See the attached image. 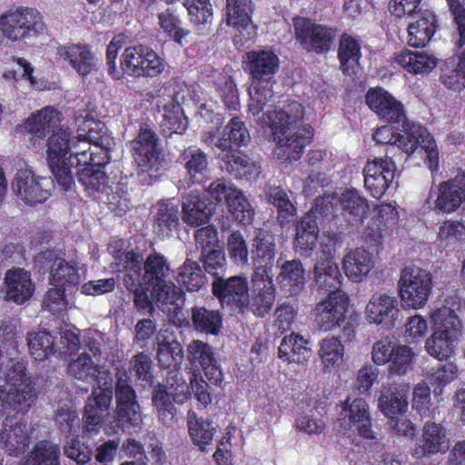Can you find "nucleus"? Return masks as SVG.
I'll use <instances>...</instances> for the list:
<instances>
[{
	"instance_id": "1",
	"label": "nucleus",
	"mask_w": 465,
	"mask_h": 465,
	"mask_svg": "<svg viewBox=\"0 0 465 465\" xmlns=\"http://www.w3.org/2000/svg\"><path fill=\"white\" fill-rule=\"evenodd\" d=\"M303 115L304 107L296 101L279 104L274 110L263 114L275 143L273 154L277 159L296 161L310 143L312 131L308 124H302Z\"/></svg>"
},
{
	"instance_id": "2",
	"label": "nucleus",
	"mask_w": 465,
	"mask_h": 465,
	"mask_svg": "<svg viewBox=\"0 0 465 465\" xmlns=\"http://www.w3.org/2000/svg\"><path fill=\"white\" fill-rule=\"evenodd\" d=\"M279 66V57L272 50H252L244 54L242 67L252 79L248 106L252 115L259 114L273 100L272 85Z\"/></svg>"
},
{
	"instance_id": "3",
	"label": "nucleus",
	"mask_w": 465,
	"mask_h": 465,
	"mask_svg": "<svg viewBox=\"0 0 465 465\" xmlns=\"http://www.w3.org/2000/svg\"><path fill=\"white\" fill-rule=\"evenodd\" d=\"M403 134L393 131L392 127L384 125L378 128L373 134L377 143L396 146L408 156L414 153L424 159V163L431 173L439 170V151L436 142L428 130L420 124L404 122Z\"/></svg>"
},
{
	"instance_id": "4",
	"label": "nucleus",
	"mask_w": 465,
	"mask_h": 465,
	"mask_svg": "<svg viewBox=\"0 0 465 465\" xmlns=\"http://www.w3.org/2000/svg\"><path fill=\"white\" fill-rule=\"evenodd\" d=\"M433 332L425 342L428 354L439 361L448 360L454 352L455 341L462 331V323L454 310L448 306L430 312Z\"/></svg>"
},
{
	"instance_id": "5",
	"label": "nucleus",
	"mask_w": 465,
	"mask_h": 465,
	"mask_svg": "<svg viewBox=\"0 0 465 465\" xmlns=\"http://www.w3.org/2000/svg\"><path fill=\"white\" fill-rule=\"evenodd\" d=\"M68 128L59 126L53 131L46 141V161L56 183L64 191L71 190L74 185L71 167L73 162L74 139Z\"/></svg>"
},
{
	"instance_id": "6",
	"label": "nucleus",
	"mask_w": 465,
	"mask_h": 465,
	"mask_svg": "<svg viewBox=\"0 0 465 465\" xmlns=\"http://www.w3.org/2000/svg\"><path fill=\"white\" fill-rule=\"evenodd\" d=\"M448 5L459 34L455 45L460 51L445 60L440 79L449 90L460 92L465 88V9L459 0H448Z\"/></svg>"
},
{
	"instance_id": "7",
	"label": "nucleus",
	"mask_w": 465,
	"mask_h": 465,
	"mask_svg": "<svg viewBox=\"0 0 465 465\" xmlns=\"http://www.w3.org/2000/svg\"><path fill=\"white\" fill-rule=\"evenodd\" d=\"M189 398L188 384L182 373L173 371L167 374L166 385L158 384L152 394V402L159 420L164 426H173L177 413L173 403L183 404Z\"/></svg>"
},
{
	"instance_id": "8",
	"label": "nucleus",
	"mask_w": 465,
	"mask_h": 465,
	"mask_svg": "<svg viewBox=\"0 0 465 465\" xmlns=\"http://www.w3.org/2000/svg\"><path fill=\"white\" fill-rule=\"evenodd\" d=\"M322 256H317L314 265V282L319 292L327 295L345 294L341 291L342 275L334 262L340 234H322Z\"/></svg>"
},
{
	"instance_id": "9",
	"label": "nucleus",
	"mask_w": 465,
	"mask_h": 465,
	"mask_svg": "<svg viewBox=\"0 0 465 465\" xmlns=\"http://www.w3.org/2000/svg\"><path fill=\"white\" fill-rule=\"evenodd\" d=\"M6 41L22 42L36 37L45 30L41 14L35 8L20 6L0 15Z\"/></svg>"
},
{
	"instance_id": "10",
	"label": "nucleus",
	"mask_w": 465,
	"mask_h": 465,
	"mask_svg": "<svg viewBox=\"0 0 465 465\" xmlns=\"http://www.w3.org/2000/svg\"><path fill=\"white\" fill-rule=\"evenodd\" d=\"M432 280V274L422 268L416 266L402 268L398 282L401 302L412 309L423 307L431 293Z\"/></svg>"
},
{
	"instance_id": "11",
	"label": "nucleus",
	"mask_w": 465,
	"mask_h": 465,
	"mask_svg": "<svg viewBox=\"0 0 465 465\" xmlns=\"http://www.w3.org/2000/svg\"><path fill=\"white\" fill-rule=\"evenodd\" d=\"M164 70L163 59L149 46L126 47L121 56V73L130 76L153 77Z\"/></svg>"
},
{
	"instance_id": "12",
	"label": "nucleus",
	"mask_w": 465,
	"mask_h": 465,
	"mask_svg": "<svg viewBox=\"0 0 465 465\" xmlns=\"http://www.w3.org/2000/svg\"><path fill=\"white\" fill-rule=\"evenodd\" d=\"M53 187L50 178L38 176L26 168L19 169L12 182L17 200L29 206L45 203L51 196Z\"/></svg>"
},
{
	"instance_id": "13",
	"label": "nucleus",
	"mask_w": 465,
	"mask_h": 465,
	"mask_svg": "<svg viewBox=\"0 0 465 465\" xmlns=\"http://www.w3.org/2000/svg\"><path fill=\"white\" fill-rule=\"evenodd\" d=\"M212 293L223 308L243 312L249 304V282L246 277L216 276L212 282Z\"/></svg>"
},
{
	"instance_id": "14",
	"label": "nucleus",
	"mask_w": 465,
	"mask_h": 465,
	"mask_svg": "<svg viewBox=\"0 0 465 465\" xmlns=\"http://www.w3.org/2000/svg\"><path fill=\"white\" fill-rule=\"evenodd\" d=\"M146 281L153 286V297L163 303H173L182 299L183 292L174 284L167 285L165 277L169 267L164 257L159 253L150 254L143 264Z\"/></svg>"
},
{
	"instance_id": "15",
	"label": "nucleus",
	"mask_w": 465,
	"mask_h": 465,
	"mask_svg": "<svg viewBox=\"0 0 465 465\" xmlns=\"http://www.w3.org/2000/svg\"><path fill=\"white\" fill-rule=\"evenodd\" d=\"M395 163L386 152L385 157H375L371 161H368L364 169V186L366 190L374 198H381L395 177Z\"/></svg>"
},
{
	"instance_id": "16",
	"label": "nucleus",
	"mask_w": 465,
	"mask_h": 465,
	"mask_svg": "<svg viewBox=\"0 0 465 465\" xmlns=\"http://www.w3.org/2000/svg\"><path fill=\"white\" fill-rule=\"evenodd\" d=\"M293 27L296 39L308 51L320 54L330 50L335 36L330 28L299 16L293 18Z\"/></svg>"
},
{
	"instance_id": "17",
	"label": "nucleus",
	"mask_w": 465,
	"mask_h": 465,
	"mask_svg": "<svg viewBox=\"0 0 465 465\" xmlns=\"http://www.w3.org/2000/svg\"><path fill=\"white\" fill-rule=\"evenodd\" d=\"M135 163L143 171L158 169L161 147L155 133L147 126L142 127L137 137L130 143Z\"/></svg>"
},
{
	"instance_id": "18",
	"label": "nucleus",
	"mask_w": 465,
	"mask_h": 465,
	"mask_svg": "<svg viewBox=\"0 0 465 465\" xmlns=\"http://www.w3.org/2000/svg\"><path fill=\"white\" fill-rule=\"evenodd\" d=\"M349 297L346 294L328 295L315 307V322L320 329L328 331L341 324L346 319Z\"/></svg>"
},
{
	"instance_id": "19",
	"label": "nucleus",
	"mask_w": 465,
	"mask_h": 465,
	"mask_svg": "<svg viewBox=\"0 0 465 465\" xmlns=\"http://www.w3.org/2000/svg\"><path fill=\"white\" fill-rule=\"evenodd\" d=\"M113 399L111 388H96L88 397L84 412V431L98 432L103 426L104 418L108 415Z\"/></svg>"
},
{
	"instance_id": "20",
	"label": "nucleus",
	"mask_w": 465,
	"mask_h": 465,
	"mask_svg": "<svg viewBox=\"0 0 465 465\" xmlns=\"http://www.w3.org/2000/svg\"><path fill=\"white\" fill-rule=\"evenodd\" d=\"M217 157L223 162L222 168L235 178L245 181L255 180L260 173V166L239 151L229 152L227 143L218 141Z\"/></svg>"
},
{
	"instance_id": "21",
	"label": "nucleus",
	"mask_w": 465,
	"mask_h": 465,
	"mask_svg": "<svg viewBox=\"0 0 465 465\" xmlns=\"http://www.w3.org/2000/svg\"><path fill=\"white\" fill-rule=\"evenodd\" d=\"M365 99L368 106L387 122L394 124L406 122L403 104L383 88L369 90Z\"/></svg>"
},
{
	"instance_id": "22",
	"label": "nucleus",
	"mask_w": 465,
	"mask_h": 465,
	"mask_svg": "<svg viewBox=\"0 0 465 465\" xmlns=\"http://www.w3.org/2000/svg\"><path fill=\"white\" fill-rule=\"evenodd\" d=\"M60 113L54 107L46 106L32 114L20 127L31 134L30 143L35 147L46 134L55 131L60 124Z\"/></svg>"
},
{
	"instance_id": "23",
	"label": "nucleus",
	"mask_w": 465,
	"mask_h": 465,
	"mask_svg": "<svg viewBox=\"0 0 465 465\" xmlns=\"http://www.w3.org/2000/svg\"><path fill=\"white\" fill-rule=\"evenodd\" d=\"M250 134L244 124L238 118L233 117L230 120L225 131L222 135H215L212 131H204L202 134V142L211 147L217 155L219 149L217 147L218 141L225 142L229 152H236L234 149L247 145L250 142Z\"/></svg>"
},
{
	"instance_id": "24",
	"label": "nucleus",
	"mask_w": 465,
	"mask_h": 465,
	"mask_svg": "<svg viewBox=\"0 0 465 465\" xmlns=\"http://www.w3.org/2000/svg\"><path fill=\"white\" fill-rule=\"evenodd\" d=\"M4 283L6 301L18 305L24 304L30 300L35 290L31 273L23 268L7 270Z\"/></svg>"
},
{
	"instance_id": "25",
	"label": "nucleus",
	"mask_w": 465,
	"mask_h": 465,
	"mask_svg": "<svg viewBox=\"0 0 465 465\" xmlns=\"http://www.w3.org/2000/svg\"><path fill=\"white\" fill-rule=\"evenodd\" d=\"M399 313L396 297L386 293H374L366 306V318L370 323L382 325L386 329L394 326Z\"/></svg>"
},
{
	"instance_id": "26",
	"label": "nucleus",
	"mask_w": 465,
	"mask_h": 465,
	"mask_svg": "<svg viewBox=\"0 0 465 465\" xmlns=\"http://www.w3.org/2000/svg\"><path fill=\"white\" fill-rule=\"evenodd\" d=\"M465 203V173L442 182L438 186L435 209L443 213H452Z\"/></svg>"
},
{
	"instance_id": "27",
	"label": "nucleus",
	"mask_w": 465,
	"mask_h": 465,
	"mask_svg": "<svg viewBox=\"0 0 465 465\" xmlns=\"http://www.w3.org/2000/svg\"><path fill=\"white\" fill-rule=\"evenodd\" d=\"M187 358L194 367H201L208 380L217 384L223 381V373L214 358L213 348L199 340L193 341L187 347Z\"/></svg>"
},
{
	"instance_id": "28",
	"label": "nucleus",
	"mask_w": 465,
	"mask_h": 465,
	"mask_svg": "<svg viewBox=\"0 0 465 465\" xmlns=\"http://www.w3.org/2000/svg\"><path fill=\"white\" fill-rule=\"evenodd\" d=\"M272 235L256 234L253 239L252 259L253 265L252 277L255 281L259 278L262 279V277L271 276V269L275 253Z\"/></svg>"
},
{
	"instance_id": "29",
	"label": "nucleus",
	"mask_w": 465,
	"mask_h": 465,
	"mask_svg": "<svg viewBox=\"0 0 465 465\" xmlns=\"http://www.w3.org/2000/svg\"><path fill=\"white\" fill-rule=\"evenodd\" d=\"M410 386L407 384H391L381 391L378 406L381 411L392 419L408 410Z\"/></svg>"
},
{
	"instance_id": "30",
	"label": "nucleus",
	"mask_w": 465,
	"mask_h": 465,
	"mask_svg": "<svg viewBox=\"0 0 465 465\" xmlns=\"http://www.w3.org/2000/svg\"><path fill=\"white\" fill-rule=\"evenodd\" d=\"M411 19L408 27V43L414 47L425 46L436 31L435 15L430 9L420 8Z\"/></svg>"
},
{
	"instance_id": "31",
	"label": "nucleus",
	"mask_w": 465,
	"mask_h": 465,
	"mask_svg": "<svg viewBox=\"0 0 465 465\" xmlns=\"http://www.w3.org/2000/svg\"><path fill=\"white\" fill-rule=\"evenodd\" d=\"M182 210L183 221L192 226L207 223L213 213L212 203L197 192H191L183 197Z\"/></svg>"
},
{
	"instance_id": "32",
	"label": "nucleus",
	"mask_w": 465,
	"mask_h": 465,
	"mask_svg": "<svg viewBox=\"0 0 465 465\" xmlns=\"http://www.w3.org/2000/svg\"><path fill=\"white\" fill-rule=\"evenodd\" d=\"M253 292L252 298L249 297V309L255 316L264 317L267 315L275 301V288L272 276L259 278L256 281L252 278Z\"/></svg>"
},
{
	"instance_id": "33",
	"label": "nucleus",
	"mask_w": 465,
	"mask_h": 465,
	"mask_svg": "<svg viewBox=\"0 0 465 465\" xmlns=\"http://www.w3.org/2000/svg\"><path fill=\"white\" fill-rule=\"evenodd\" d=\"M57 54L60 58L67 61L81 76L90 74L96 66V59L87 45H72L63 46L58 49Z\"/></svg>"
},
{
	"instance_id": "34",
	"label": "nucleus",
	"mask_w": 465,
	"mask_h": 465,
	"mask_svg": "<svg viewBox=\"0 0 465 465\" xmlns=\"http://www.w3.org/2000/svg\"><path fill=\"white\" fill-rule=\"evenodd\" d=\"M333 197L325 195L318 197L314 206L302 217L296 226V232H319L320 230L325 229L329 220V205L331 204Z\"/></svg>"
},
{
	"instance_id": "35",
	"label": "nucleus",
	"mask_w": 465,
	"mask_h": 465,
	"mask_svg": "<svg viewBox=\"0 0 465 465\" xmlns=\"http://www.w3.org/2000/svg\"><path fill=\"white\" fill-rule=\"evenodd\" d=\"M343 219L353 227L361 223L369 210L367 200L356 190H347L338 198Z\"/></svg>"
},
{
	"instance_id": "36",
	"label": "nucleus",
	"mask_w": 465,
	"mask_h": 465,
	"mask_svg": "<svg viewBox=\"0 0 465 465\" xmlns=\"http://www.w3.org/2000/svg\"><path fill=\"white\" fill-rule=\"evenodd\" d=\"M187 428L193 444L200 451H207V447L212 444L213 437L217 432V427L213 421L199 417L194 412H188Z\"/></svg>"
},
{
	"instance_id": "37",
	"label": "nucleus",
	"mask_w": 465,
	"mask_h": 465,
	"mask_svg": "<svg viewBox=\"0 0 465 465\" xmlns=\"http://www.w3.org/2000/svg\"><path fill=\"white\" fill-rule=\"evenodd\" d=\"M373 267V256L365 249L356 248L350 251L343 258L345 274L355 282H361Z\"/></svg>"
},
{
	"instance_id": "38",
	"label": "nucleus",
	"mask_w": 465,
	"mask_h": 465,
	"mask_svg": "<svg viewBox=\"0 0 465 465\" xmlns=\"http://www.w3.org/2000/svg\"><path fill=\"white\" fill-rule=\"evenodd\" d=\"M308 340L298 333L292 332L286 335L278 348V357L288 363H303L311 355Z\"/></svg>"
},
{
	"instance_id": "39",
	"label": "nucleus",
	"mask_w": 465,
	"mask_h": 465,
	"mask_svg": "<svg viewBox=\"0 0 465 465\" xmlns=\"http://www.w3.org/2000/svg\"><path fill=\"white\" fill-rule=\"evenodd\" d=\"M0 434V442L3 448L10 456L19 457L22 455L30 444V436L27 431L26 422L17 421L10 425Z\"/></svg>"
},
{
	"instance_id": "40",
	"label": "nucleus",
	"mask_w": 465,
	"mask_h": 465,
	"mask_svg": "<svg viewBox=\"0 0 465 465\" xmlns=\"http://www.w3.org/2000/svg\"><path fill=\"white\" fill-rule=\"evenodd\" d=\"M393 60L395 64L414 74L429 73L437 65V58L432 54L408 49L395 54Z\"/></svg>"
},
{
	"instance_id": "41",
	"label": "nucleus",
	"mask_w": 465,
	"mask_h": 465,
	"mask_svg": "<svg viewBox=\"0 0 465 465\" xmlns=\"http://www.w3.org/2000/svg\"><path fill=\"white\" fill-rule=\"evenodd\" d=\"M277 280L280 287L290 296L299 294L305 284V270L301 261L285 262L281 267Z\"/></svg>"
},
{
	"instance_id": "42",
	"label": "nucleus",
	"mask_w": 465,
	"mask_h": 465,
	"mask_svg": "<svg viewBox=\"0 0 465 465\" xmlns=\"http://www.w3.org/2000/svg\"><path fill=\"white\" fill-rule=\"evenodd\" d=\"M423 443L416 448L415 453L420 456L436 454L438 452H445L448 449L446 440V431L444 427L436 422H427L423 426Z\"/></svg>"
},
{
	"instance_id": "43",
	"label": "nucleus",
	"mask_w": 465,
	"mask_h": 465,
	"mask_svg": "<svg viewBox=\"0 0 465 465\" xmlns=\"http://www.w3.org/2000/svg\"><path fill=\"white\" fill-rule=\"evenodd\" d=\"M178 161L183 165L186 174L193 183L200 182L208 171V156L196 146H189L184 149Z\"/></svg>"
},
{
	"instance_id": "44",
	"label": "nucleus",
	"mask_w": 465,
	"mask_h": 465,
	"mask_svg": "<svg viewBox=\"0 0 465 465\" xmlns=\"http://www.w3.org/2000/svg\"><path fill=\"white\" fill-rule=\"evenodd\" d=\"M324 372L338 371L344 361V345L337 337H327L320 343L318 351Z\"/></svg>"
},
{
	"instance_id": "45",
	"label": "nucleus",
	"mask_w": 465,
	"mask_h": 465,
	"mask_svg": "<svg viewBox=\"0 0 465 465\" xmlns=\"http://www.w3.org/2000/svg\"><path fill=\"white\" fill-rule=\"evenodd\" d=\"M154 232H171L179 226L178 204L173 199L159 201L154 206Z\"/></svg>"
},
{
	"instance_id": "46",
	"label": "nucleus",
	"mask_w": 465,
	"mask_h": 465,
	"mask_svg": "<svg viewBox=\"0 0 465 465\" xmlns=\"http://www.w3.org/2000/svg\"><path fill=\"white\" fill-rule=\"evenodd\" d=\"M338 55L341 69L344 74L352 75L358 72L361 54L357 40L348 35H343L340 40Z\"/></svg>"
},
{
	"instance_id": "47",
	"label": "nucleus",
	"mask_w": 465,
	"mask_h": 465,
	"mask_svg": "<svg viewBox=\"0 0 465 465\" xmlns=\"http://www.w3.org/2000/svg\"><path fill=\"white\" fill-rule=\"evenodd\" d=\"M35 400V387L30 381L9 387L3 399L17 412H26Z\"/></svg>"
},
{
	"instance_id": "48",
	"label": "nucleus",
	"mask_w": 465,
	"mask_h": 465,
	"mask_svg": "<svg viewBox=\"0 0 465 465\" xmlns=\"http://www.w3.org/2000/svg\"><path fill=\"white\" fill-rule=\"evenodd\" d=\"M191 312L193 326L196 331L213 335L219 333L223 324L220 311L193 306Z\"/></svg>"
},
{
	"instance_id": "49",
	"label": "nucleus",
	"mask_w": 465,
	"mask_h": 465,
	"mask_svg": "<svg viewBox=\"0 0 465 465\" xmlns=\"http://www.w3.org/2000/svg\"><path fill=\"white\" fill-rule=\"evenodd\" d=\"M50 283L53 286L74 288L80 283L78 268L63 258H55L50 271Z\"/></svg>"
},
{
	"instance_id": "50",
	"label": "nucleus",
	"mask_w": 465,
	"mask_h": 465,
	"mask_svg": "<svg viewBox=\"0 0 465 465\" xmlns=\"http://www.w3.org/2000/svg\"><path fill=\"white\" fill-rule=\"evenodd\" d=\"M176 281L188 292H198L205 285L206 277L198 262L187 258L179 268Z\"/></svg>"
},
{
	"instance_id": "51",
	"label": "nucleus",
	"mask_w": 465,
	"mask_h": 465,
	"mask_svg": "<svg viewBox=\"0 0 465 465\" xmlns=\"http://www.w3.org/2000/svg\"><path fill=\"white\" fill-rule=\"evenodd\" d=\"M252 0H226L225 22L234 28H246L251 23Z\"/></svg>"
},
{
	"instance_id": "52",
	"label": "nucleus",
	"mask_w": 465,
	"mask_h": 465,
	"mask_svg": "<svg viewBox=\"0 0 465 465\" xmlns=\"http://www.w3.org/2000/svg\"><path fill=\"white\" fill-rule=\"evenodd\" d=\"M142 420L141 406H115L110 429L113 433H118L138 426Z\"/></svg>"
},
{
	"instance_id": "53",
	"label": "nucleus",
	"mask_w": 465,
	"mask_h": 465,
	"mask_svg": "<svg viewBox=\"0 0 465 465\" xmlns=\"http://www.w3.org/2000/svg\"><path fill=\"white\" fill-rule=\"evenodd\" d=\"M26 341L30 353L36 361L56 354L54 337L47 331H29Z\"/></svg>"
},
{
	"instance_id": "54",
	"label": "nucleus",
	"mask_w": 465,
	"mask_h": 465,
	"mask_svg": "<svg viewBox=\"0 0 465 465\" xmlns=\"http://www.w3.org/2000/svg\"><path fill=\"white\" fill-rule=\"evenodd\" d=\"M157 360L162 369L169 370L167 374L173 371L181 373L180 368L183 360V346L176 341L159 343Z\"/></svg>"
},
{
	"instance_id": "55",
	"label": "nucleus",
	"mask_w": 465,
	"mask_h": 465,
	"mask_svg": "<svg viewBox=\"0 0 465 465\" xmlns=\"http://www.w3.org/2000/svg\"><path fill=\"white\" fill-rule=\"evenodd\" d=\"M201 261L204 270L213 278L223 275L227 262L223 247L218 244H206L202 249Z\"/></svg>"
},
{
	"instance_id": "56",
	"label": "nucleus",
	"mask_w": 465,
	"mask_h": 465,
	"mask_svg": "<svg viewBox=\"0 0 465 465\" xmlns=\"http://www.w3.org/2000/svg\"><path fill=\"white\" fill-rule=\"evenodd\" d=\"M100 134L94 131V128H89L88 138L94 145V156L91 158V166L94 169H102L109 163L108 149L112 145V139L106 133L104 127H99Z\"/></svg>"
},
{
	"instance_id": "57",
	"label": "nucleus",
	"mask_w": 465,
	"mask_h": 465,
	"mask_svg": "<svg viewBox=\"0 0 465 465\" xmlns=\"http://www.w3.org/2000/svg\"><path fill=\"white\" fill-rule=\"evenodd\" d=\"M78 181L85 188L86 192L93 196L100 193L104 195L110 189L108 177L100 168H82L78 172Z\"/></svg>"
},
{
	"instance_id": "58",
	"label": "nucleus",
	"mask_w": 465,
	"mask_h": 465,
	"mask_svg": "<svg viewBox=\"0 0 465 465\" xmlns=\"http://www.w3.org/2000/svg\"><path fill=\"white\" fill-rule=\"evenodd\" d=\"M67 373L82 381L89 378L96 379L101 372V366L94 363L90 354L82 352L76 359L71 360L67 364Z\"/></svg>"
},
{
	"instance_id": "59",
	"label": "nucleus",
	"mask_w": 465,
	"mask_h": 465,
	"mask_svg": "<svg viewBox=\"0 0 465 465\" xmlns=\"http://www.w3.org/2000/svg\"><path fill=\"white\" fill-rule=\"evenodd\" d=\"M60 447L48 440L38 441L31 451L32 465H61L60 464Z\"/></svg>"
},
{
	"instance_id": "60",
	"label": "nucleus",
	"mask_w": 465,
	"mask_h": 465,
	"mask_svg": "<svg viewBox=\"0 0 465 465\" xmlns=\"http://www.w3.org/2000/svg\"><path fill=\"white\" fill-rule=\"evenodd\" d=\"M459 369L453 362H447L433 370L428 380L435 396L441 395L443 388L457 379Z\"/></svg>"
},
{
	"instance_id": "61",
	"label": "nucleus",
	"mask_w": 465,
	"mask_h": 465,
	"mask_svg": "<svg viewBox=\"0 0 465 465\" xmlns=\"http://www.w3.org/2000/svg\"><path fill=\"white\" fill-rule=\"evenodd\" d=\"M161 124L163 130L168 129L171 132L168 136L172 137L173 134L182 135L186 131L188 127V120L183 115L180 104H170L164 106V113Z\"/></svg>"
},
{
	"instance_id": "62",
	"label": "nucleus",
	"mask_w": 465,
	"mask_h": 465,
	"mask_svg": "<svg viewBox=\"0 0 465 465\" xmlns=\"http://www.w3.org/2000/svg\"><path fill=\"white\" fill-rule=\"evenodd\" d=\"M414 353L408 345H398L389 366L391 375L401 376L412 369Z\"/></svg>"
},
{
	"instance_id": "63",
	"label": "nucleus",
	"mask_w": 465,
	"mask_h": 465,
	"mask_svg": "<svg viewBox=\"0 0 465 465\" xmlns=\"http://www.w3.org/2000/svg\"><path fill=\"white\" fill-rule=\"evenodd\" d=\"M227 205L229 212L239 223L245 224L252 221L253 210L241 191L237 189L234 191L232 195L229 197Z\"/></svg>"
},
{
	"instance_id": "64",
	"label": "nucleus",
	"mask_w": 465,
	"mask_h": 465,
	"mask_svg": "<svg viewBox=\"0 0 465 465\" xmlns=\"http://www.w3.org/2000/svg\"><path fill=\"white\" fill-rule=\"evenodd\" d=\"M268 201L277 207L278 219L283 229L285 223H288L293 217L295 208L287 197V194L278 187L272 189L268 194Z\"/></svg>"
}]
</instances>
